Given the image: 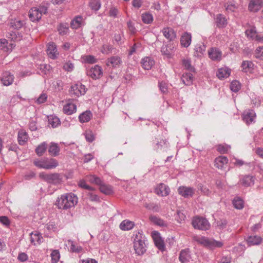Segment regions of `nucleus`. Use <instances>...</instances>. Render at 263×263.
<instances>
[{
    "mask_svg": "<svg viewBox=\"0 0 263 263\" xmlns=\"http://www.w3.org/2000/svg\"><path fill=\"white\" fill-rule=\"evenodd\" d=\"M77 202V197L70 193L62 195L57 199L55 205L60 209L67 210L73 207Z\"/></svg>",
    "mask_w": 263,
    "mask_h": 263,
    "instance_id": "f257e3e1",
    "label": "nucleus"
},
{
    "mask_svg": "<svg viewBox=\"0 0 263 263\" xmlns=\"http://www.w3.org/2000/svg\"><path fill=\"white\" fill-rule=\"evenodd\" d=\"M134 235L135 236L134 247L135 252L138 255H142L144 254L146 250L145 237L141 231L135 232Z\"/></svg>",
    "mask_w": 263,
    "mask_h": 263,
    "instance_id": "f03ea898",
    "label": "nucleus"
},
{
    "mask_svg": "<svg viewBox=\"0 0 263 263\" xmlns=\"http://www.w3.org/2000/svg\"><path fill=\"white\" fill-rule=\"evenodd\" d=\"M194 240L198 243L210 249L221 248L223 246V243L221 241H216L213 238H209L203 236H194Z\"/></svg>",
    "mask_w": 263,
    "mask_h": 263,
    "instance_id": "7ed1b4c3",
    "label": "nucleus"
},
{
    "mask_svg": "<svg viewBox=\"0 0 263 263\" xmlns=\"http://www.w3.org/2000/svg\"><path fill=\"white\" fill-rule=\"evenodd\" d=\"M34 164L37 167L46 170H51L58 166V162L53 158H44L41 160H35Z\"/></svg>",
    "mask_w": 263,
    "mask_h": 263,
    "instance_id": "20e7f679",
    "label": "nucleus"
},
{
    "mask_svg": "<svg viewBox=\"0 0 263 263\" xmlns=\"http://www.w3.org/2000/svg\"><path fill=\"white\" fill-rule=\"evenodd\" d=\"M39 177L47 182L54 185L60 184L63 182V175L59 173H41Z\"/></svg>",
    "mask_w": 263,
    "mask_h": 263,
    "instance_id": "39448f33",
    "label": "nucleus"
},
{
    "mask_svg": "<svg viewBox=\"0 0 263 263\" xmlns=\"http://www.w3.org/2000/svg\"><path fill=\"white\" fill-rule=\"evenodd\" d=\"M47 9L45 6H40L39 7H33L29 12V17L32 22L39 21L43 13H46Z\"/></svg>",
    "mask_w": 263,
    "mask_h": 263,
    "instance_id": "423d86ee",
    "label": "nucleus"
},
{
    "mask_svg": "<svg viewBox=\"0 0 263 263\" xmlns=\"http://www.w3.org/2000/svg\"><path fill=\"white\" fill-rule=\"evenodd\" d=\"M177 47V43L174 42H168L167 43H163L161 49V52L162 55L167 58H171L174 53Z\"/></svg>",
    "mask_w": 263,
    "mask_h": 263,
    "instance_id": "0eeeda50",
    "label": "nucleus"
},
{
    "mask_svg": "<svg viewBox=\"0 0 263 263\" xmlns=\"http://www.w3.org/2000/svg\"><path fill=\"white\" fill-rule=\"evenodd\" d=\"M192 224L194 228L201 230H206L210 228V224L209 221L202 217H195L192 221Z\"/></svg>",
    "mask_w": 263,
    "mask_h": 263,
    "instance_id": "6e6552de",
    "label": "nucleus"
},
{
    "mask_svg": "<svg viewBox=\"0 0 263 263\" xmlns=\"http://www.w3.org/2000/svg\"><path fill=\"white\" fill-rule=\"evenodd\" d=\"M69 93L75 97L84 95L86 93L85 86L81 83L75 84L70 87Z\"/></svg>",
    "mask_w": 263,
    "mask_h": 263,
    "instance_id": "1a4fd4ad",
    "label": "nucleus"
},
{
    "mask_svg": "<svg viewBox=\"0 0 263 263\" xmlns=\"http://www.w3.org/2000/svg\"><path fill=\"white\" fill-rule=\"evenodd\" d=\"M152 237L155 242V246L161 251H164L165 249V246L164 241L160 234L157 231H154L152 233Z\"/></svg>",
    "mask_w": 263,
    "mask_h": 263,
    "instance_id": "9d476101",
    "label": "nucleus"
},
{
    "mask_svg": "<svg viewBox=\"0 0 263 263\" xmlns=\"http://www.w3.org/2000/svg\"><path fill=\"white\" fill-rule=\"evenodd\" d=\"M87 75L93 79H99L103 74L101 67L95 65L87 71Z\"/></svg>",
    "mask_w": 263,
    "mask_h": 263,
    "instance_id": "9b49d317",
    "label": "nucleus"
},
{
    "mask_svg": "<svg viewBox=\"0 0 263 263\" xmlns=\"http://www.w3.org/2000/svg\"><path fill=\"white\" fill-rule=\"evenodd\" d=\"M256 117L255 112L253 110H248L244 111L242 115L243 121L247 124L249 125L252 122H254Z\"/></svg>",
    "mask_w": 263,
    "mask_h": 263,
    "instance_id": "f8f14e48",
    "label": "nucleus"
},
{
    "mask_svg": "<svg viewBox=\"0 0 263 263\" xmlns=\"http://www.w3.org/2000/svg\"><path fill=\"white\" fill-rule=\"evenodd\" d=\"M14 77L9 71L4 72L1 79V82L4 86L11 85L14 81Z\"/></svg>",
    "mask_w": 263,
    "mask_h": 263,
    "instance_id": "ddd939ff",
    "label": "nucleus"
},
{
    "mask_svg": "<svg viewBox=\"0 0 263 263\" xmlns=\"http://www.w3.org/2000/svg\"><path fill=\"white\" fill-rule=\"evenodd\" d=\"M47 53L49 57L52 59L57 58L59 52L57 46L53 42H50L47 45Z\"/></svg>",
    "mask_w": 263,
    "mask_h": 263,
    "instance_id": "4468645a",
    "label": "nucleus"
},
{
    "mask_svg": "<svg viewBox=\"0 0 263 263\" xmlns=\"http://www.w3.org/2000/svg\"><path fill=\"white\" fill-rule=\"evenodd\" d=\"M194 190L192 187L184 186H180L178 189V193L184 198H189L193 196Z\"/></svg>",
    "mask_w": 263,
    "mask_h": 263,
    "instance_id": "2eb2a0df",
    "label": "nucleus"
},
{
    "mask_svg": "<svg viewBox=\"0 0 263 263\" xmlns=\"http://www.w3.org/2000/svg\"><path fill=\"white\" fill-rule=\"evenodd\" d=\"M262 6V0H251L248 8L250 11L256 12L259 11Z\"/></svg>",
    "mask_w": 263,
    "mask_h": 263,
    "instance_id": "dca6fc26",
    "label": "nucleus"
},
{
    "mask_svg": "<svg viewBox=\"0 0 263 263\" xmlns=\"http://www.w3.org/2000/svg\"><path fill=\"white\" fill-rule=\"evenodd\" d=\"M216 25L218 28H224L228 24L226 17L222 14H218L215 18Z\"/></svg>",
    "mask_w": 263,
    "mask_h": 263,
    "instance_id": "f3484780",
    "label": "nucleus"
},
{
    "mask_svg": "<svg viewBox=\"0 0 263 263\" xmlns=\"http://www.w3.org/2000/svg\"><path fill=\"white\" fill-rule=\"evenodd\" d=\"M192 41V35L190 33L185 32L183 33L180 38V44L183 47L187 48L188 47Z\"/></svg>",
    "mask_w": 263,
    "mask_h": 263,
    "instance_id": "a211bd4d",
    "label": "nucleus"
},
{
    "mask_svg": "<svg viewBox=\"0 0 263 263\" xmlns=\"http://www.w3.org/2000/svg\"><path fill=\"white\" fill-rule=\"evenodd\" d=\"M155 193L161 196H166L170 193V188L163 183H160L156 189Z\"/></svg>",
    "mask_w": 263,
    "mask_h": 263,
    "instance_id": "6ab92c4d",
    "label": "nucleus"
},
{
    "mask_svg": "<svg viewBox=\"0 0 263 263\" xmlns=\"http://www.w3.org/2000/svg\"><path fill=\"white\" fill-rule=\"evenodd\" d=\"M163 35L168 40V42L173 41L176 37V34L174 30L171 28H165L162 30Z\"/></svg>",
    "mask_w": 263,
    "mask_h": 263,
    "instance_id": "aec40b11",
    "label": "nucleus"
},
{
    "mask_svg": "<svg viewBox=\"0 0 263 263\" xmlns=\"http://www.w3.org/2000/svg\"><path fill=\"white\" fill-rule=\"evenodd\" d=\"M262 240V238L257 235L249 236L246 239L247 243L249 246L259 245L261 243Z\"/></svg>",
    "mask_w": 263,
    "mask_h": 263,
    "instance_id": "412c9836",
    "label": "nucleus"
},
{
    "mask_svg": "<svg viewBox=\"0 0 263 263\" xmlns=\"http://www.w3.org/2000/svg\"><path fill=\"white\" fill-rule=\"evenodd\" d=\"M228 162V158L225 156H219L215 160V166L218 169H222Z\"/></svg>",
    "mask_w": 263,
    "mask_h": 263,
    "instance_id": "4be33fe9",
    "label": "nucleus"
},
{
    "mask_svg": "<svg viewBox=\"0 0 263 263\" xmlns=\"http://www.w3.org/2000/svg\"><path fill=\"white\" fill-rule=\"evenodd\" d=\"M141 64L144 69L149 70L155 64V62L149 57H145L142 59Z\"/></svg>",
    "mask_w": 263,
    "mask_h": 263,
    "instance_id": "5701e85b",
    "label": "nucleus"
},
{
    "mask_svg": "<svg viewBox=\"0 0 263 263\" xmlns=\"http://www.w3.org/2000/svg\"><path fill=\"white\" fill-rule=\"evenodd\" d=\"M63 112L68 115H72L77 110V106L75 104L72 103H67L63 108Z\"/></svg>",
    "mask_w": 263,
    "mask_h": 263,
    "instance_id": "b1692460",
    "label": "nucleus"
},
{
    "mask_svg": "<svg viewBox=\"0 0 263 263\" xmlns=\"http://www.w3.org/2000/svg\"><path fill=\"white\" fill-rule=\"evenodd\" d=\"M190 259V250L189 249L182 250L179 254V259L181 263H185Z\"/></svg>",
    "mask_w": 263,
    "mask_h": 263,
    "instance_id": "393cba45",
    "label": "nucleus"
},
{
    "mask_svg": "<svg viewBox=\"0 0 263 263\" xmlns=\"http://www.w3.org/2000/svg\"><path fill=\"white\" fill-rule=\"evenodd\" d=\"M231 73V70L228 67L219 68L216 73L217 77L219 79L227 78L229 77Z\"/></svg>",
    "mask_w": 263,
    "mask_h": 263,
    "instance_id": "a878e982",
    "label": "nucleus"
},
{
    "mask_svg": "<svg viewBox=\"0 0 263 263\" xmlns=\"http://www.w3.org/2000/svg\"><path fill=\"white\" fill-rule=\"evenodd\" d=\"M18 142L20 145H23L28 141V136L24 129H21L18 132Z\"/></svg>",
    "mask_w": 263,
    "mask_h": 263,
    "instance_id": "bb28decb",
    "label": "nucleus"
},
{
    "mask_svg": "<svg viewBox=\"0 0 263 263\" xmlns=\"http://www.w3.org/2000/svg\"><path fill=\"white\" fill-rule=\"evenodd\" d=\"M209 57L213 60L219 61L221 59L222 53L217 48H212L209 51Z\"/></svg>",
    "mask_w": 263,
    "mask_h": 263,
    "instance_id": "cd10ccee",
    "label": "nucleus"
},
{
    "mask_svg": "<svg viewBox=\"0 0 263 263\" xmlns=\"http://www.w3.org/2000/svg\"><path fill=\"white\" fill-rule=\"evenodd\" d=\"M92 117V114L90 110H86L79 115V119L81 123H84L89 121Z\"/></svg>",
    "mask_w": 263,
    "mask_h": 263,
    "instance_id": "c85d7f7f",
    "label": "nucleus"
},
{
    "mask_svg": "<svg viewBox=\"0 0 263 263\" xmlns=\"http://www.w3.org/2000/svg\"><path fill=\"white\" fill-rule=\"evenodd\" d=\"M121 63L122 61L119 57L113 56L107 59L106 64L107 66L111 65L113 67H116Z\"/></svg>",
    "mask_w": 263,
    "mask_h": 263,
    "instance_id": "c756f323",
    "label": "nucleus"
},
{
    "mask_svg": "<svg viewBox=\"0 0 263 263\" xmlns=\"http://www.w3.org/2000/svg\"><path fill=\"white\" fill-rule=\"evenodd\" d=\"M83 24V18L81 16H76L71 22L70 26L72 29H77Z\"/></svg>",
    "mask_w": 263,
    "mask_h": 263,
    "instance_id": "7c9ffc66",
    "label": "nucleus"
},
{
    "mask_svg": "<svg viewBox=\"0 0 263 263\" xmlns=\"http://www.w3.org/2000/svg\"><path fill=\"white\" fill-rule=\"evenodd\" d=\"M42 239L41 235L36 232L30 234V241L34 245L40 244L42 242Z\"/></svg>",
    "mask_w": 263,
    "mask_h": 263,
    "instance_id": "2f4dec72",
    "label": "nucleus"
},
{
    "mask_svg": "<svg viewBox=\"0 0 263 263\" xmlns=\"http://www.w3.org/2000/svg\"><path fill=\"white\" fill-rule=\"evenodd\" d=\"M254 64L250 61H243L241 67L242 71L244 72H251L253 69Z\"/></svg>",
    "mask_w": 263,
    "mask_h": 263,
    "instance_id": "473e14b6",
    "label": "nucleus"
},
{
    "mask_svg": "<svg viewBox=\"0 0 263 263\" xmlns=\"http://www.w3.org/2000/svg\"><path fill=\"white\" fill-rule=\"evenodd\" d=\"M150 221L154 224L160 226V227H166V223L160 218L157 217L155 215H151L149 217Z\"/></svg>",
    "mask_w": 263,
    "mask_h": 263,
    "instance_id": "72a5a7b5",
    "label": "nucleus"
},
{
    "mask_svg": "<svg viewBox=\"0 0 263 263\" xmlns=\"http://www.w3.org/2000/svg\"><path fill=\"white\" fill-rule=\"evenodd\" d=\"M135 226L134 222L128 220H124L120 224V228L123 231H129Z\"/></svg>",
    "mask_w": 263,
    "mask_h": 263,
    "instance_id": "f704fd0d",
    "label": "nucleus"
},
{
    "mask_svg": "<svg viewBox=\"0 0 263 263\" xmlns=\"http://www.w3.org/2000/svg\"><path fill=\"white\" fill-rule=\"evenodd\" d=\"M60 148L58 144L54 142H51L49 145L48 152L52 156H57L59 155Z\"/></svg>",
    "mask_w": 263,
    "mask_h": 263,
    "instance_id": "c9c22d12",
    "label": "nucleus"
},
{
    "mask_svg": "<svg viewBox=\"0 0 263 263\" xmlns=\"http://www.w3.org/2000/svg\"><path fill=\"white\" fill-rule=\"evenodd\" d=\"M240 183L245 187L250 186L254 184V180L252 176L247 175L242 178Z\"/></svg>",
    "mask_w": 263,
    "mask_h": 263,
    "instance_id": "e433bc0d",
    "label": "nucleus"
},
{
    "mask_svg": "<svg viewBox=\"0 0 263 263\" xmlns=\"http://www.w3.org/2000/svg\"><path fill=\"white\" fill-rule=\"evenodd\" d=\"M193 77L191 73H185L182 74L181 80L186 85H190L192 84Z\"/></svg>",
    "mask_w": 263,
    "mask_h": 263,
    "instance_id": "4c0bfd02",
    "label": "nucleus"
},
{
    "mask_svg": "<svg viewBox=\"0 0 263 263\" xmlns=\"http://www.w3.org/2000/svg\"><path fill=\"white\" fill-rule=\"evenodd\" d=\"M48 123L53 128L57 127L61 123L60 120L58 117L55 116H48Z\"/></svg>",
    "mask_w": 263,
    "mask_h": 263,
    "instance_id": "58836bf2",
    "label": "nucleus"
},
{
    "mask_svg": "<svg viewBox=\"0 0 263 263\" xmlns=\"http://www.w3.org/2000/svg\"><path fill=\"white\" fill-rule=\"evenodd\" d=\"M195 55L197 57H200L203 54L205 51V46L202 44H198L195 47Z\"/></svg>",
    "mask_w": 263,
    "mask_h": 263,
    "instance_id": "ea45409f",
    "label": "nucleus"
},
{
    "mask_svg": "<svg viewBox=\"0 0 263 263\" xmlns=\"http://www.w3.org/2000/svg\"><path fill=\"white\" fill-rule=\"evenodd\" d=\"M47 148V143L45 142H43L35 148V153L39 156H41L46 152Z\"/></svg>",
    "mask_w": 263,
    "mask_h": 263,
    "instance_id": "a19ab883",
    "label": "nucleus"
},
{
    "mask_svg": "<svg viewBox=\"0 0 263 263\" xmlns=\"http://www.w3.org/2000/svg\"><path fill=\"white\" fill-rule=\"evenodd\" d=\"M142 22L146 24H151L153 21V16L149 12H145L141 15Z\"/></svg>",
    "mask_w": 263,
    "mask_h": 263,
    "instance_id": "79ce46f5",
    "label": "nucleus"
},
{
    "mask_svg": "<svg viewBox=\"0 0 263 263\" xmlns=\"http://www.w3.org/2000/svg\"><path fill=\"white\" fill-rule=\"evenodd\" d=\"M68 245H70V251L75 253H80L82 252L83 248L80 246H76L74 242L71 240L67 241Z\"/></svg>",
    "mask_w": 263,
    "mask_h": 263,
    "instance_id": "37998d69",
    "label": "nucleus"
},
{
    "mask_svg": "<svg viewBox=\"0 0 263 263\" xmlns=\"http://www.w3.org/2000/svg\"><path fill=\"white\" fill-rule=\"evenodd\" d=\"M100 190L102 193L106 195H110L112 193L111 186L102 184V182L100 185Z\"/></svg>",
    "mask_w": 263,
    "mask_h": 263,
    "instance_id": "c03bdc74",
    "label": "nucleus"
},
{
    "mask_svg": "<svg viewBox=\"0 0 263 263\" xmlns=\"http://www.w3.org/2000/svg\"><path fill=\"white\" fill-rule=\"evenodd\" d=\"M58 31L61 35H64L68 32L69 27L67 23L60 24L58 28Z\"/></svg>",
    "mask_w": 263,
    "mask_h": 263,
    "instance_id": "a18cd8bd",
    "label": "nucleus"
},
{
    "mask_svg": "<svg viewBox=\"0 0 263 263\" xmlns=\"http://www.w3.org/2000/svg\"><path fill=\"white\" fill-rule=\"evenodd\" d=\"M24 22L17 19L12 20L10 22V26L15 29H19L22 27Z\"/></svg>",
    "mask_w": 263,
    "mask_h": 263,
    "instance_id": "49530a36",
    "label": "nucleus"
},
{
    "mask_svg": "<svg viewBox=\"0 0 263 263\" xmlns=\"http://www.w3.org/2000/svg\"><path fill=\"white\" fill-rule=\"evenodd\" d=\"M233 204L237 209H242L243 208V201L239 197H236L233 199Z\"/></svg>",
    "mask_w": 263,
    "mask_h": 263,
    "instance_id": "de8ad7c7",
    "label": "nucleus"
},
{
    "mask_svg": "<svg viewBox=\"0 0 263 263\" xmlns=\"http://www.w3.org/2000/svg\"><path fill=\"white\" fill-rule=\"evenodd\" d=\"M89 5L91 9L95 11L99 10L101 6L100 0H91Z\"/></svg>",
    "mask_w": 263,
    "mask_h": 263,
    "instance_id": "09e8293b",
    "label": "nucleus"
},
{
    "mask_svg": "<svg viewBox=\"0 0 263 263\" xmlns=\"http://www.w3.org/2000/svg\"><path fill=\"white\" fill-rule=\"evenodd\" d=\"M241 88V84L237 80L233 81L230 85L231 90L235 92H238Z\"/></svg>",
    "mask_w": 263,
    "mask_h": 263,
    "instance_id": "8fccbe9b",
    "label": "nucleus"
},
{
    "mask_svg": "<svg viewBox=\"0 0 263 263\" xmlns=\"http://www.w3.org/2000/svg\"><path fill=\"white\" fill-rule=\"evenodd\" d=\"M87 178L89 181L91 183H95L98 185H100L102 183L101 179L94 175H89L87 177Z\"/></svg>",
    "mask_w": 263,
    "mask_h": 263,
    "instance_id": "3c124183",
    "label": "nucleus"
},
{
    "mask_svg": "<svg viewBox=\"0 0 263 263\" xmlns=\"http://www.w3.org/2000/svg\"><path fill=\"white\" fill-rule=\"evenodd\" d=\"M225 7L228 12H234L237 9V6L233 2H228L225 5Z\"/></svg>",
    "mask_w": 263,
    "mask_h": 263,
    "instance_id": "603ef678",
    "label": "nucleus"
},
{
    "mask_svg": "<svg viewBox=\"0 0 263 263\" xmlns=\"http://www.w3.org/2000/svg\"><path fill=\"white\" fill-rule=\"evenodd\" d=\"M245 33L248 37H250L252 40L256 35V31L254 27H252L251 28L246 30Z\"/></svg>",
    "mask_w": 263,
    "mask_h": 263,
    "instance_id": "864d4df0",
    "label": "nucleus"
},
{
    "mask_svg": "<svg viewBox=\"0 0 263 263\" xmlns=\"http://www.w3.org/2000/svg\"><path fill=\"white\" fill-rule=\"evenodd\" d=\"M230 149V146L228 145L219 144L217 146V150L221 154H225Z\"/></svg>",
    "mask_w": 263,
    "mask_h": 263,
    "instance_id": "5fc2aeb1",
    "label": "nucleus"
},
{
    "mask_svg": "<svg viewBox=\"0 0 263 263\" xmlns=\"http://www.w3.org/2000/svg\"><path fill=\"white\" fill-rule=\"evenodd\" d=\"M60 255L59 251L53 250L51 254L52 262L53 263H57L60 259Z\"/></svg>",
    "mask_w": 263,
    "mask_h": 263,
    "instance_id": "6e6d98bb",
    "label": "nucleus"
},
{
    "mask_svg": "<svg viewBox=\"0 0 263 263\" xmlns=\"http://www.w3.org/2000/svg\"><path fill=\"white\" fill-rule=\"evenodd\" d=\"M114 48L110 45H103L101 48V52L104 54H109L112 52Z\"/></svg>",
    "mask_w": 263,
    "mask_h": 263,
    "instance_id": "4d7b16f0",
    "label": "nucleus"
},
{
    "mask_svg": "<svg viewBox=\"0 0 263 263\" xmlns=\"http://www.w3.org/2000/svg\"><path fill=\"white\" fill-rule=\"evenodd\" d=\"M182 64L187 70L190 71H194V68L193 66H192L191 61L189 60H183Z\"/></svg>",
    "mask_w": 263,
    "mask_h": 263,
    "instance_id": "13d9d810",
    "label": "nucleus"
},
{
    "mask_svg": "<svg viewBox=\"0 0 263 263\" xmlns=\"http://www.w3.org/2000/svg\"><path fill=\"white\" fill-rule=\"evenodd\" d=\"M118 14H119V10L116 7H111L110 8V9L109 10V12H108V15L110 17L115 18V17H117Z\"/></svg>",
    "mask_w": 263,
    "mask_h": 263,
    "instance_id": "bf43d9fd",
    "label": "nucleus"
},
{
    "mask_svg": "<svg viewBox=\"0 0 263 263\" xmlns=\"http://www.w3.org/2000/svg\"><path fill=\"white\" fill-rule=\"evenodd\" d=\"M63 68L66 71H72L74 69V65L71 62L68 61L64 64Z\"/></svg>",
    "mask_w": 263,
    "mask_h": 263,
    "instance_id": "052dcab7",
    "label": "nucleus"
},
{
    "mask_svg": "<svg viewBox=\"0 0 263 263\" xmlns=\"http://www.w3.org/2000/svg\"><path fill=\"white\" fill-rule=\"evenodd\" d=\"M255 56L257 59H263V46L256 48Z\"/></svg>",
    "mask_w": 263,
    "mask_h": 263,
    "instance_id": "680f3d73",
    "label": "nucleus"
},
{
    "mask_svg": "<svg viewBox=\"0 0 263 263\" xmlns=\"http://www.w3.org/2000/svg\"><path fill=\"white\" fill-rule=\"evenodd\" d=\"M85 138L89 142H92L95 139L94 135L91 131H87L85 134Z\"/></svg>",
    "mask_w": 263,
    "mask_h": 263,
    "instance_id": "e2e57ef3",
    "label": "nucleus"
},
{
    "mask_svg": "<svg viewBox=\"0 0 263 263\" xmlns=\"http://www.w3.org/2000/svg\"><path fill=\"white\" fill-rule=\"evenodd\" d=\"M84 60L85 62L90 64H93L97 62V60L93 55H89L84 57Z\"/></svg>",
    "mask_w": 263,
    "mask_h": 263,
    "instance_id": "0e129e2a",
    "label": "nucleus"
},
{
    "mask_svg": "<svg viewBox=\"0 0 263 263\" xmlns=\"http://www.w3.org/2000/svg\"><path fill=\"white\" fill-rule=\"evenodd\" d=\"M78 185L81 188L87 189L89 191H92L93 190L92 187L87 185L84 180H81L79 183Z\"/></svg>",
    "mask_w": 263,
    "mask_h": 263,
    "instance_id": "69168bd1",
    "label": "nucleus"
},
{
    "mask_svg": "<svg viewBox=\"0 0 263 263\" xmlns=\"http://www.w3.org/2000/svg\"><path fill=\"white\" fill-rule=\"evenodd\" d=\"M46 228L49 231H55L57 228L54 222L50 221L46 224Z\"/></svg>",
    "mask_w": 263,
    "mask_h": 263,
    "instance_id": "338daca9",
    "label": "nucleus"
},
{
    "mask_svg": "<svg viewBox=\"0 0 263 263\" xmlns=\"http://www.w3.org/2000/svg\"><path fill=\"white\" fill-rule=\"evenodd\" d=\"M231 257L230 255L223 256L219 261V263H230Z\"/></svg>",
    "mask_w": 263,
    "mask_h": 263,
    "instance_id": "774afa93",
    "label": "nucleus"
}]
</instances>
